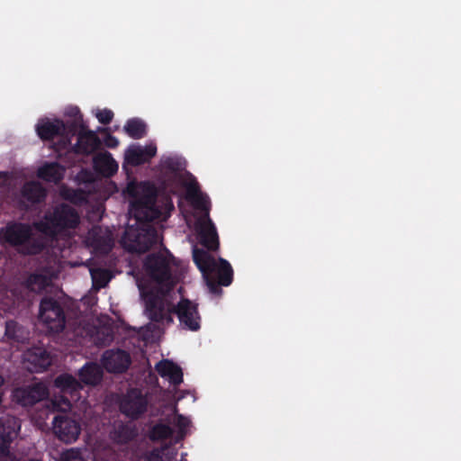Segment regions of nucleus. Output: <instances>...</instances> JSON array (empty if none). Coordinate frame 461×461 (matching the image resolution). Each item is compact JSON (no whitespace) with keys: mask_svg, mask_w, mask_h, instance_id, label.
I'll return each instance as SVG.
<instances>
[{"mask_svg":"<svg viewBox=\"0 0 461 461\" xmlns=\"http://www.w3.org/2000/svg\"><path fill=\"white\" fill-rule=\"evenodd\" d=\"M177 266L167 250L150 255L137 276V285L148 316L156 321H172L175 310L168 294L176 281Z\"/></svg>","mask_w":461,"mask_h":461,"instance_id":"1","label":"nucleus"},{"mask_svg":"<svg viewBox=\"0 0 461 461\" xmlns=\"http://www.w3.org/2000/svg\"><path fill=\"white\" fill-rule=\"evenodd\" d=\"M124 194L130 202L129 213L135 223L128 226L122 242L130 251L142 252L159 240V235L149 222L158 216L154 207L156 189L147 182H130Z\"/></svg>","mask_w":461,"mask_h":461,"instance_id":"2","label":"nucleus"},{"mask_svg":"<svg viewBox=\"0 0 461 461\" xmlns=\"http://www.w3.org/2000/svg\"><path fill=\"white\" fill-rule=\"evenodd\" d=\"M178 181L185 189L186 199L193 205L195 213L185 216L188 224L194 223L198 232L200 242L208 249H214L218 245V237L214 226L208 218L209 201L199 190L197 183L186 173H180Z\"/></svg>","mask_w":461,"mask_h":461,"instance_id":"3","label":"nucleus"},{"mask_svg":"<svg viewBox=\"0 0 461 461\" xmlns=\"http://www.w3.org/2000/svg\"><path fill=\"white\" fill-rule=\"evenodd\" d=\"M194 260L203 273L207 285L212 292L216 293L218 285L230 284L229 263L225 260L216 262L208 251L194 249Z\"/></svg>","mask_w":461,"mask_h":461,"instance_id":"4","label":"nucleus"},{"mask_svg":"<svg viewBox=\"0 0 461 461\" xmlns=\"http://www.w3.org/2000/svg\"><path fill=\"white\" fill-rule=\"evenodd\" d=\"M78 222L77 213L68 205L62 204L46 214L43 221L35 224V229L45 236H58Z\"/></svg>","mask_w":461,"mask_h":461,"instance_id":"5","label":"nucleus"},{"mask_svg":"<svg viewBox=\"0 0 461 461\" xmlns=\"http://www.w3.org/2000/svg\"><path fill=\"white\" fill-rule=\"evenodd\" d=\"M0 242L16 247L19 251L26 254L37 253L43 246L42 242L35 240L31 227L21 223L3 228L0 230Z\"/></svg>","mask_w":461,"mask_h":461,"instance_id":"6","label":"nucleus"},{"mask_svg":"<svg viewBox=\"0 0 461 461\" xmlns=\"http://www.w3.org/2000/svg\"><path fill=\"white\" fill-rule=\"evenodd\" d=\"M173 425L176 429V441L181 440L188 433L190 421L187 418L176 413L174 406L170 407V413L167 415V423L159 422L156 424L150 431V438L160 440L168 438L174 432L169 426Z\"/></svg>","mask_w":461,"mask_h":461,"instance_id":"7","label":"nucleus"},{"mask_svg":"<svg viewBox=\"0 0 461 461\" xmlns=\"http://www.w3.org/2000/svg\"><path fill=\"white\" fill-rule=\"evenodd\" d=\"M54 386L64 393V396L55 397L51 401L52 408L57 411H67L70 409V401L77 400L76 393L82 388V385L71 375L63 374L55 379Z\"/></svg>","mask_w":461,"mask_h":461,"instance_id":"8","label":"nucleus"},{"mask_svg":"<svg viewBox=\"0 0 461 461\" xmlns=\"http://www.w3.org/2000/svg\"><path fill=\"white\" fill-rule=\"evenodd\" d=\"M40 321L53 332L62 330L65 321L59 305L52 300L44 299L40 307Z\"/></svg>","mask_w":461,"mask_h":461,"instance_id":"9","label":"nucleus"},{"mask_svg":"<svg viewBox=\"0 0 461 461\" xmlns=\"http://www.w3.org/2000/svg\"><path fill=\"white\" fill-rule=\"evenodd\" d=\"M53 431L61 440L71 443L78 438L80 426L66 416H57L53 420Z\"/></svg>","mask_w":461,"mask_h":461,"instance_id":"10","label":"nucleus"},{"mask_svg":"<svg viewBox=\"0 0 461 461\" xmlns=\"http://www.w3.org/2000/svg\"><path fill=\"white\" fill-rule=\"evenodd\" d=\"M180 323L191 330H197L200 328V317L196 306L188 300H182L178 303L176 310Z\"/></svg>","mask_w":461,"mask_h":461,"instance_id":"11","label":"nucleus"},{"mask_svg":"<svg viewBox=\"0 0 461 461\" xmlns=\"http://www.w3.org/2000/svg\"><path fill=\"white\" fill-rule=\"evenodd\" d=\"M156 153L157 146L155 143L150 142L144 147L134 144L126 149L124 158L128 164L137 166L149 161Z\"/></svg>","mask_w":461,"mask_h":461,"instance_id":"12","label":"nucleus"},{"mask_svg":"<svg viewBox=\"0 0 461 461\" xmlns=\"http://www.w3.org/2000/svg\"><path fill=\"white\" fill-rule=\"evenodd\" d=\"M147 405V401L137 390H132L123 397L121 402V410L129 417H137L142 413Z\"/></svg>","mask_w":461,"mask_h":461,"instance_id":"13","label":"nucleus"},{"mask_svg":"<svg viewBox=\"0 0 461 461\" xmlns=\"http://www.w3.org/2000/svg\"><path fill=\"white\" fill-rule=\"evenodd\" d=\"M87 244L92 247L97 253H107L113 245V238L108 230L95 228L87 237Z\"/></svg>","mask_w":461,"mask_h":461,"instance_id":"14","label":"nucleus"},{"mask_svg":"<svg viewBox=\"0 0 461 461\" xmlns=\"http://www.w3.org/2000/svg\"><path fill=\"white\" fill-rule=\"evenodd\" d=\"M47 395V388L44 384L38 383L27 388H20L14 391V398L23 405L32 404L42 400Z\"/></svg>","mask_w":461,"mask_h":461,"instance_id":"15","label":"nucleus"},{"mask_svg":"<svg viewBox=\"0 0 461 461\" xmlns=\"http://www.w3.org/2000/svg\"><path fill=\"white\" fill-rule=\"evenodd\" d=\"M24 361L32 371L39 372L47 368L52 362L51 355L42 348H34L24 354Z\"/></svg>","mask_w":461,"mask_h":461,"instance_id":"16","label":"nucleus"},{"mask_svg":"<svg viewBox=\"0 0 461 461\" xmlns=\"http://www.w3.org/2000/svg\"><path fill=\"white\" fill-rule=\"evenodd\" d=\"M66 131L65 124L60 120L41 119L36 124V131L42 140L63 136Z\"/></svg>","mask_w":461,"mask_h":461,"instance_id":"17","label":"nucleus"},{"mask_svg":"<svg viewBox=\"0 0 461 461\" xmlns=\"http://www.w3.org/2000/svg\"><path fill=\"white\" fill-rule=\"evenodd\" d=\"M103 364L109 372H122L128 367L130 357L122 350H109L103 356Z\"/></svg>","mask_w":461,"mask_h":461,"instance_id":"18","label":"nucleus"},{"mask_svg":"<svg viewBox=\"0 0 461 461\" xmlns=\"http://www.w3.org/2000/svg\"><path fill=\"white\" fill-rule=\"evenodd\" d=\"M158 373L171 384H179L182 382L181 369L169 360L160 361L156 365Z\"/></svg>","mask_w":461,"mask_h":461,"instance_id":"19","label":"nucleus"},{"mask_svg":"<svg viewBox=\"0 0 461 461\" xmlns=\"http://www.w3.org/2000/svg\"><path fill=\"white\" fill-rule=\"evenodd\" d=\"M94 166L95 170L104 176H111L118 170V164L107 152L96 155L94 158Z\"/></svg>","mask_w":461,"mask_h":461,"instance_id":"20","label":"nucleus"},{"mask_svg":"<svg viewBox=\"0 0 461 461\" xmlns=\"http://www.w3.org/2000/svg\"><path fill=\"white\" fill-rule=\"evenodd\" d=\"M102 370L96 364L88 363L79 370V377L86 384H95L102 378Z\"/></svg>","mask_w":461,"mask_h":461,"instance_id":"21","label":"nucleus"},{"mask_svg":"<svg viewBox=\"0 0 461 461\" xmlns=\"http://www.w3.org/2000/svg\"><path fill=\"white\" fill-rule=\"evenodd\" d=\"M99 145V140L93 131H83L79 134L77 149L82 153H91Z\"/></svg>","mask_w":461,"mask_h":461,"instance_id":"22","label":"nucleus"},{"mask_svg":"<svg viewBox=\"0 0 461 461\" xmlns=\"http://www.w3.org/2000/svg\"><path fill=\"white\" fill-rule=\"evenodd\" d=\"M38 176L49 182H57L64 176V168L56 163L46 164L39 168Z\"/></svg>","mask_w":461,"mask_h":461,"instance_id":"23","label":"nucleus"},{"mask_svg":"<svg viewBox=\"0 0 461 461\" xmlns=\"http://www.w3.org/2000/svg\"><path fill=\"white\" fill-rule=\"evenodd\" d=\"M44 190L36 182L28 183L23 189V197L29 203L41 201L44 197Z\"/></svg>","mask_w":461,"mask_h":461,"instance_id":"24","label":"nucleus"},{"mask_svg":"<svg viewBox=\"0 0 461 461\" xmlns=\"http://www.w3.org/2000/svg\"><path fill=\"white\" fill-rule=\"evenodd\" d=\"M123 129L133 139H140L146 133V125L139 119L129 120Z\"/></svg>","mask_w":461,"mask_h":461,"instance_id":"25","label":"nucleus"},{"mask_svg":"<svg viewBox=\"0 0 461 461\" xmlns=\"http://www.w3.org/2000/svg\"><path fill=\"white\" fill-rule=\"evenodd\" d=\"M50 283V278L45 275L35 274L27 280V286L33 292H41Z\"/></svg>","mask_w":461,"mask_h":461,"instance_id":"26","label":"nucleus"},{"mask_svg":"<svg viewBox=\"0 0 461 461\" xmlns=\"http://www.w3.org/2000/svg\"><path fill=\"white\" fill-rule=\"evenodd\" d=\"M90 274L93 280V285L96 289L104 287L111 279V276L106 270L90 269Z\"/></svg>","mask_w":461,"mask_h":461,"instance_id":"27","label":"nucleus"},{"mask_svg":"<svg viewBox=\"0 0 461 461\" xmlns=\"http://www.w3.org/2000/svg\"><path fill=\"white\" fill-rule=\"evenodd\" d=\"M5 335L9 339L20 341L26 338V331L16 322L9 321L6 323Z\"/></svg>","mask_w":461,"mask_h":461,"instance_id":"28","label":"nucleus"},{"mask_svg":"<svg viewBox=\"0 0 461 461\" xmlns=\"http://www.w3.org/2000/svg\"><path fill=\"white\" fill-rule=\"evenodd\" d=\"M176 452L165 447L160 450L152 451L148 456L147 461H173L176 457Z\"/></svg>","mask_w":461,"mask_h":461,"instance_id":"29","label":"nucleus"},{"mask_svg":"<svg viewBox=\"0 0 461 461\" xmlns=\"http://www.w3.org/2000/svg\"><path fill=\"white\" fill-rule=\"evenodd\" d=\"M60 194L63 198L74 203H81L86 200V194L83 191L62 188Z\"/></svg>","mask_w":461,"mask_h":461,"instance_id":"30","label":"nucleus"},{"mask_svg":"<svg viewBox=\"0 0 461 461\" xmlns=\"http://www.w3.org/2000/svg\"><path fill=\"white\" fill-rule=\"evenodd\" d=\"M59 461H86V459L80 451L70 449L62 453Z\"/></svg>","mask_w":461,"mask_h":461,"instance_id":"31","label":"nucleus"},{"mask_svg":"<svg viewBox=\"0 0 461 461\" xmlns=\"http://www.w3.org/2000/svg\"><path fill=\"white\" fill-rule=\"evenodd\" d=\"M93 113L101 123H109L113 117V113L109 109H95Z\"/></svg>","mask_w":461,"mask_h":461,"instance_id":"32","label":"nucleus"},{"mask_svg":"<svg viewBox=\"0 0 461 461\" xmlns=\"http://www.w3.org/2000/svg\"><path fill=\"white\" fill-rule=\"evenodd\" d=\"M77 180L83 183H90L94 180V176L91 172L83 170L77 175Z\"/></svg>","mask_w":461,"mask_h":461,"instance_id":"33","label":"nucleus"},{"mask_svg":"<svg viewBox=\"0 0 461 461\" xmlns=\"http://www.w3.org/2000/svg\"><path fill=\"white\" fill-rule=\"evenodd\" d=\"M104 145L107 146L108 148H115L119 144V140L112 135H108L104 139Z\"/></svg>","mask_w":461,"mask_h":461,"instance_id":"34","label":"nucleus"},{"mask_svg":"<svg viewBox=\"0 0 461 461\" xmlns=\"http://www.w3.org/2000/svg\"><path fill=\"white\" fill-rule=\"evenodd\" d=\"M67 113L75 118V122H77V118H80V112L77 107H69L67 110Z\"/></svg>","mask_w":461,"mask_h":461,"instance_id":"35","label":"nucleus"},{"mask_svg":"<svg viewBox=\"0 0 461 461\" xmlns=\"http://www.w3.org/2000/svg\"><path fill=\"white\" fill-rule=\"evenodd\" d=\"M164 163L168 167H172L173 169H180L182 167V166H184V162L183 161H177L176 163V167H174L172 163H173V158H167L164 160Z\"/></svg>","mask_w":461,"mask_h":461,"instance_id":"36","label":"nucleus"},{"mask_svg":"<svg viewBox=\"0 0 461 461\" xmlns=\"http://www.w3.org/2000/svg\"><path fill=\"white\" fill-rule=\"evenodd\" d=\"M3 384V378L0 376V385Z\"/></svg>","mask_w":461,"mask_h":461,"instance_id":"37","label":"nucleus"}]
</instances>
